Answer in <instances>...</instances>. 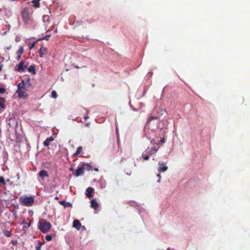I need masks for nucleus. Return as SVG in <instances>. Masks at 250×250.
I'll list each match as a JSON object with an SVG mask.
<instances>
[{
    "label": "nucleus",
    "instance_id": "f257e3e1",
    "mask_svg": "<svg viewBox=\"0 0 250 250\" xmlns=\"http://www.w3.org/2000/svg\"><path fill=\"white\" fill-rule=\"evenodd\" d=\"M33 11L31 8L25 7L21 12V18L26 24H31L32 21V14Z\"/></svg>",
    "mask_w": 250,
    "mask_h": 250
},
{
    "label": "nucleus",
    "instance_id": "f03ea898",
    "mask_svg": "<svg viewBox=\"0 0 250 250\" xmlns=\"http://www.w3.org/2000/svg\"><path fill=\"white\" fill-rule=\"evenodd\" d=\"M39 229L43 233H47L51 229V224L45 219H42L38 223Z\"/></svg>",
    "mask_w": 250,
    "mask_h": 250
},
{
    "label": "nucleus",
    "instance_id": "7ed1b4c3",
    "mask_svg": "<svg viewBox=\"0 0 250 250\" xmlns=\"http://www.w3.org/2000/svg\"><path fill=\"white\" fill-rule=\"evenodd\" d=\"M18 89L16 90V93L18 94L20 98H24L27 97V94L25 91L29 90V88L25 85L23 82H21L18 84Z\"/></svg>",
    "mask_w": 250,
    "mask_h": 250
},
{
    "label": "nucleus",
    "instance_id": "20e7f679",
    "mask_svg": "<svg viewBox=\"0 0 250 250\" xmlns=\"http://www.w3.org/2000/svg\"><path fill=\"white\" fill-rule=\"evenodd\" d=\"M19 201L23 206L31 207L34 203V198L33 196H22L20 197Z\"/></svg>",
    "mask_w": 250,
    "mask_h": 250
},
{
    "label": "nucleus",
    "instance_id": "39448f33",
    "mask_svg": "<svg viewBox=\"0 0 250 250\" xmlns=\"http://www.w3.org/2000/svg\"><path fill=\"white\" fill-rule=\"evenodd\" d=\"M91 167L89 164H84L81 167H78L75 173V175L76 177H78L83 175L84 173V169H87L89 170L91 168Z\"/></svg>",
    "mask_w": 250,
    "mask_h": 250
},
{
    "label": "nucleus",
    "instance_id": "423d86ee",
    "mask_svg": "<svg viewBox=\"0 0 250 250\" xmlns=\"http://www.w3.org/2000/svg\"><path fill=\"white\" fill-rule=\"evenodd\" d=\"M158 165L159 167L158 168V170L160 172H165L168 169V167L164 162H159L158 163Z\"/></svg>",
    "mask_w": 250,
    "mask_h": 250
},
{
    "label": "nucleus",
    "instance_id": "0eeeda50",
    "mask_svg": "<svg viewBox=\"0 0 250 250\" xmlns=\"http://www.w3.org/2000/svg\"><path fill=\"white\" fill-rule=\"evenodd\" d=\"M21 82H23L24 83L25 85L26 86V87H28L30 88V87L31 86V79L29 77V76H25L24 77L23 79L21 80Z\"/></svg>",
    "mask_w": 250,
    "mask_h": 250
},
{
    "label": "nucleus",
    "instance_id": "6e6552de",
    "mask_svg": "<svg viewBox=\"0 0 250 250\" xmlns=\"http://www.w3.org/2000/svg\"><path fill=\"white\" fill-rule=\"evenodd\" d=\"M21 224H23L24 226L22 228V230L26 232L28 229L30 227L31 223H27L25 220H23L21 223Z\"/></svg>",
    "mask_w": 250,
    "mask_h": 250
},
{
    "label": "nucleus",
    "instance_id": "1a4fd4ad",
    "mask_svg": "<svg viewBox=\"0 0 250 250\" xmlns=\"http://www.w3.org/2000/svg\"><path fill=\"white\" fill-rule=\"evenodd\" d=\"M26 66L24 67V62H21L18 65H16V70L19 72L23 71Z\"/></svg>",
    "mask_w": 250,
    "mask_h": 250
},
{
    "label": "nucleus",
    "instance_id": "9d476101",
    "mask_svg": "<svg viewBox=\"0 0 250 250\" xmlns=\"http://www.w3.org/2000/svg\"><path fill=\"white\" fill-rule=\"evenodd\" d=\"M81 223L78 220H74L73 222V227L77 230H80L81 227Z\"/></svg>",
    "mask_w": 250,
    "mask_h": 250
},
{
    "label": "nucleus",
    "instance_id": "9b49d317",
    "mask_svg": "<svg viewBox=\"0 0 250 250\" xmlns=\"http://www.w3.org/2000/svg\"><path fill=\"white\" fill-rule=\"evenodd\" d=\"M94 191V189L91 187L88 188L86 190V196L88 198L92 197V193Z\"/></svg>",
    "mask_w": 250,
    "mask_h": 250
},
{
    "label": "nucleus",
    "instance_id": "f8f14e48",
    "mask_svg": "<svg viewBox=\"0 0 250 250\" xmlns=\"http://www.w3.org/2000/svg\"><path fill=\"white\" fill-rule=\"evenodd\" d=\"M47 49L43 46H42L39 51L40 56L41 57H42L43 56L47 53Z\"/></svg>",
    "mask_w": 250,
    "mask_h": 250
},
{
    "label": "nucleus",
    "instance_id": "ddd939ff",
    "mask_svg": "<svg viewBox=\"0 0 250 250\" xmlns=\"http://www.w3.org/2000/svg\"><path fill=\"white\" fill-rule=\"evenodd\" d=\"M91 207L94 209H96L98 208L99 205L97 202L96 201V199H93L91 201Z\"/></svg>",
    "mask_w": 250,
    "mask_h": 250
},
{
    "label": "nucleus",
    "instance_id": "4468645a",
    "mask_svg": "<svg viewBox=\"0 0 250 250\" xmlns=\"http://www.w3.org/2000/svg\"><path fill=\"white\" fill-rule=\"evenodd\" d=\"M54 140V138L52 137L47 138L46 140L43 142V145L45 146H49V144L51 142Z\"/></svg>",
    "mask_w": 250,
    "mask_h": 250
},
{
    "label": "nucleus",
    "instance_id": "2eb2a0df",
    "mask_svg": "<svg viewBox=\"0 0 250 250\" xmlns=\"http://www.w3.org/2000/svg\"><path fill=\"white\" fill-rule=\"evenodd\" d=\"M6 100L4 98L0 97V110L3 109L5 108V106L4 103Z\"/></svg>",
    "mask_w": 250,
    "mask_h": 250
},
{
    "label": "nucleus",
    "instance_id": "dca6fc26",
    "mask_svg": "<svg viewBox=\"0 0 250 250\" xmlns=\"http://www.w3.org/2000/svg\"><path fill=\"white\" fill-rule=\"evenodd\" d=\"M82 151H83L82 146H79L78 147H77L76 152L73 154V156L76 157L79 154L81 153Z\"/></svg>",
    "mask_w": 250,
    "mask_h": 250
},
{
    "label": "nucleus",
    "instance_id": "f3484780",
    "mask_svg": "<svg viewBox=\"0 0 250 250\" xmlns=\"http://www.w3.org/2000/svg\"><path fill=\"white\" fill-rule=\"evenodd\" d=\"M39 175L41 177H48V174L45 170H41L39 173Z\"/></svg>",
    "mask_w": 250,
    "mask_h": 250
},
{
    "label": "nucleus",
    "instance_id": "a211bd4d",
    "mask_svg": "<svg viewBox=\"0 0 250 250\" xmlns=\"http://www.w3.org/2000/svg\"><path fill=\"white\" fill-rule=\"evenodd\" d=\"M59 203L63 206L64 207H71L72 206V205L69 203V202H67L65 201H60L59 202Z\"/></svg>",
    "mask_w": 250,
    "mask_h": 250
},
{
    "label": "nucleus",
    "instance_id": "6ab92c4d",
    "mask_svg": "<svg viewBox=\"0 0 250 250\" xmlns=\"http://www.w3.org/2000/svg\"><path fill=\"white\" fill-rule=\"evenodd\" d=\"M29 72L32 73L33 74L36 73L35 67L34 65H30L28 69Z\"/></svg>",
    "mask_w": 250,
    "mask_h": 250
},
{
    "label": "nucleus",
    "instance_id": "aec40b11",
    "mask_svg": "<svg viewBox=\"0 0 250 250\" xmlns=\"http://www.w3.org/2000/svg\"><path fill=\"white\" fill-rule=\"evenodd\" d=\"M148 151L149 152V154L150 155H152L156 153L157 152L158 149L156 147H153L151 148L150 150H148Z\"/></svg>",
    "mask_w": 250,
    "mask_h": 250
},
{
    "label": "nucleus",
    "instance_id": "412c9836",
    "mask_svg": "<svg viewBox=\"0 0 250 250\" xmlns=\"http://www.w3.org/2000/svg\"><path fill=\"white\" fill-rule=\"evenodd\" d=\"M40 0H33L32 1V3L33 4V5L35 7L38 8L40 7Z\"/></svg>",
    "mask_w": 250,
    "mask_h": 250
},
{
    "label": "nucleus",
    "instance_id": "4be33fe9",
    "mask_svg": "<svg viewBox=\"0 0 250 250\" xmlns=\"http://www.w3.org/2000/svg\"><path fill=\"white\" fill-rule=\"evenodd\" d=\"M23 52V48L22 46H20L19 49L17 51V55L21 56Z\"/></svg>",
    "mask_w": 250,
    "mask_h": 250
},
{
    "label": "nucleus",
    "instance_id": "5701e85b",
    "mask_svg": "<svg viewBox=\"0 0 250 250\" xmlns=\"http://www.w3.org/2000/svg\"><path fill=\"white\" fill-rule=\"evenodd\" d=\"M157 119L158 118L156 116H150L147 120V123H149L152 120Z\"/></svg>",
    "mask_w": 250,
    "mask_h": 250
},
{
    "label": "nucleus",
    "instance_id": "b1692460",
    "mask_svg": "<svg viewBox=\"0 0 250 250\" xmlns=\"http://www.w3.org/2000/svg\"><path fill=\"white\" fill-rule=\"evenodd\" d=\"M3 233L7 237H10L11 236V233L10 231L7 230H4L3 231Z\"/></svg>",
    "mask_w": 250,
    "mask_h": 250
},
{
    "label": "nucleus",
    "instance_id": "393cba45",
    "mask_svg": "<svg viewBox=\"0 0 250 250\" xmlns=\"http://www.w3.org/2000/svg\"><path fill=\"white\" fill-rule=\"evenodd\" d=\"M51 96L52 98L56 99L57 97V92L55 90L52 91L51 93Z\"/></svg>",
    "mask_w": 250,
    "mask_h": 250
},
{
    "label": "nucleus",
    "instance_id": "a878e982",
    "mask_svg": "<svg viewBox=\"0 0 250 250\" xmlns=\"http://www.w3.org/2000/svg\"><path fill=\"white\" fill-rule=\"evenodd\" d=\"M149 155H150L149 154V152L148 151V150H146L145 151L143 152V154H142V156H149Z\"/></svg>",
    "mask_w": 250,
    "mask_h": 250
},
{
    "label": "nucleus",
    "instance_id": "bb28decb",
    "mask_svg": "<svg viewBox=\"0 0 250 250\" xmlns=\"http://www.w3.org/2000/svg\"><path fill=\"white\" fill-rule=\"evenodd\" d=\"M52 239V235H47L45 236V240L47 241H51Z\"/></svg>",
    "mask_w": 250,
    "mask_h": 250
},
{
    "label": "nucleus",
    "instance_id": "cd10ccee",
    "mask_svg": "<svg viewBox=\"0 0 250 250\" xmlns=\"http://www.w3.org/2000/svg\"><path fill=\"white\" fill-rule=\"evenodd\" d=\"M0 183H2L4 185H5V182L4 179L3 177H0Z\"/></svg>",
    "mask_w": 250,
    "mask_h": 250
},
{
    "label": "nucleus",
    "instance_id": "c85d7f7f",
    "mask_svg": "<svg viewBox=\"0 0 250 250\" xmlns=\"http://www.w3.org/2000/svg\"><path fill=\"white\" fill-rule=\"evenodd\" d=\"M165 142V139L164 138H161L159 143H158V145L163 144Z\"/></svg>",
    "mask_w": 250,
    "mask_h": 250
},
{
    "label": "nucleus",
    "instance_id": "c756f323",
    "mask_svg": "<svg viewBox=\"0 0 250 250\" xmlns=\"http://www.w3.org/2000/svg\"><path fill=\"white\" fill-rule=\"evenodd\" d=\"M6 91V89L3 87H0V93L2 94L4 93Z\"/></svg>",
    "mask_w": 250,
    "mask_h": 250
},
{
    "label": "nucleus",
    "instance_id": "7c9ffc66",
    "mask_svg": "<svg viewBox=\"0 0 250 250\" xmlns=\"http://www.w3.org/2000/svg\"><path fill=\"white\" fill-rule=\"evenodd\" d=\"M35 43H36V42H34L30 44L29 48L30 49H32L33 48H34L35 47Z\"/></svg>",
    "mask_w": 250,
    "mask_h": 250
},
{
    "label": "nucleus",
    "instance_id": "2f4dec72",
    "mask_svg": "<svg viewBox=\"0 0 250 250\" xmlns=\"http://www.w3.org/2000/svg\"><path fill=\"white\" fill-rule=\"evenodd\" d=\"M50 37V35H47L42 38V40H45L48 41Z\"/></svg>",
    "mask_w": 250,
    "mask_h": 250
},
{
    "label": "nucleus",
    "instance_id": "473e14b6",
    "mask_svg": "<svg viewBox=\"0 0 250 250\" xmlns=\"http://www.w3.org/2000/svg\"><path fill=\"white\" fill-rule=\"evenodd\" d=\"M142 157L144 159V160H148L149 158V156H142Z\"/></svg>",
    "mask_w": 250,
    "mask_h": 250
},
{
    "label": "nucleus",
    "instance_id": "72a5a7b5",
    "mask_svg": "<svg viewBox=\"0 0 250 250\" xmlns=\"http://www.w3.org/2000/svg\"><path fill=\"white\" fill-rule=\"evenodd\" d=\"M157 176L159 178V179L158 180V182H160V179H161V174L160 173H158L157 175Z\"/></svg>",
    "mask_w": 250,
    "mask_h": 250
},
{
    "label": "nucleus",
    "instance_id": "f704fd0d",
    "mask_svg": "<svg viewBox=\"0 0 250 250\" xmlns=\"http://www.w3.org/2000/svg\"><path fill=\"white\" fill-rule=\"evenodd\" d=\"M11 243H12L13 245H16V244H17V240H15V241L12 240V241H11Z\"/></svg>",
    "mask_w": 250,
    "mask_h": 250
},
{
    "label": "nucleus",
    "instance_id": "c9c22d12",
    "mask_svg": "<svg viewBox=\"0 0 250 250\" xmlns=\"http://www.w3.org/2000/svg\"><path fill=\"white\" fill-rule=\"evenodd\" d=\"M41 244H40V245L36 247V250H41Z\"/></svg>",
    "mask_w": 250,
    "mask_h": 250
},
{
    "label": "nucleus",
    "instance_id": "e433bc0d",
    "mask_svg": "<svg viewBox=\"0 0 250 250\" xmlns=\"http://www.w3.org/2000/svg\"><path fill=\"white\" fill-rule=\"evenodd\" d=\"M83 118H84V120H87V119L89 118V117L88 116H85Z\"/></svg>",
    "mask_w": 250,
    "mask_h": 250
},
{
    "label": "nucleus",
    "instance_id": "4c0bfd02",
    "mask_svg": "<svg viewBox=\"0 0 250 250\" xmlns=\"http://www.w3.org/2000/svg\"><path fill=\"white\" fill-rule=\"evenodd\" d=\"M21 57V56L18 55V56H17V60H19L20 59Z\"/></svg>",
    "mask_w": 250,
    "mask_h": 250
},
{
    "label": "nucleus",
    "instance_id": "58836bf2",
    "mask_svg": "<svg viewBox=\"0 0 250 250\" xmlns=\"http://www.w3.org/2000/svg\"><path fill=\"white\" fill-rule=\"evenodd\" d=\"M2 65H0V72L2 70Z\"/></svg>",
    "mask_w": 250,
    "mask_h": 250
},
{
    "label": "nucleus",
    "instance_id": "ea45409f",
    "mask_svg": "<svg viewBox=\"0 0 250 250\" xmlns=\"http://www.w3.org/2000/svg\"><path fill=\"white\" fill-rule=\"evenodd\" d=\"M55 200H58V199H59L58 197V196H56V197H55Z\"/></svg>",
    "mask_w": 250,
    "mask_h": 250
},
{
    "label": "nucleus",
    "instance_id": "a19ab883",
    "mask_svg": "<svg viewBox=\"0 0 250 250\" xmlns=\"http://www.w3.org/2000/svg\"><path fill=\"white\" fill-rule=\"evenodd\" d=\"M70 170L73 171V168L72 167L70 168Z\"/></svg>",
    "mask_w": 250,
    "mask_h": 250
},
{
    "label": "nucleus",
    "instance_id": "79ce46f5",
    "mask_svg": "<svg viewBox=\"0 0 250 250\" xmlns=\"http://www.w3.org/2000/svg\"><path fill=\"white\" fill-rule=\"evenodd\" d=\"M75 67L78 69L80 68L78 66H75Z\"/></svg>",
    "mask_w": 250,
    "mask_h": 250
}]
</instances>
